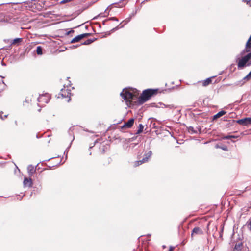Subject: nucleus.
<instances>
[{"instance_id": "obj_17", "label": "nucleus", "mask_w": 251, "mask_h": 251, "mask_svg": "<svg viewBox=\"0 0 251 251\" xmlns=\"http://www.w3.org/2000/svg\"><path fill=\"white\" fill-rule=\"evenodd\" d=\"M226 113V112L224 110H221L213 116V119L215 120L217 118H219L220 117L225 115Z\"/></svg>"}, {"instance_id": "obj_31", "label": "nucleus", "mask_w": 251, "mask_h": 251, "mask_svg": "<svg viewBox=\"0 0 251 251\" xmlns=\"http://www.w3.org/2000/svg\"><path fill=\"white\" fill-rule=\"evenodd\" d=\"M248 41H251V35H250V37H249V38Z\"/></svg>"}, {"instance_id": "obj_30", "label": "nucleus", "mask_w": 251, "mask_h": 251, "mask_svg": "<svg viewBox=\"0 0 251 251\" xmlns=\"http://www.w3.org/2000/svg\"><path fill=\"white\" fill-rule=\"evenodd\" d=\"M69 146H70V145ZM69 147H68V148L66 150V151H64V153H65L66 152V154H67L68 151V148H69Z\"/></svg>"}, {"instance_id": "obj_27", "label": "nucleus", "mask_w": 251, "mask_h": 251, "mask_svg": "<svg viewBox=\"0 0 251 251\" xmlns=\"http://www.w3.org/2000/svg\"><path fill=\"white\" fill-rule=\"evenodd\" d=\"M108 20H113V21H118V20L116 17L110 18Z\"/></svg>"}, {"instance_id": "obj_14", "label": "nucleus", "mask_w": 251, "mask_h": 251, "mask_svg": "<svg viewBox=\"0 0 251 251\" xmlns=\"http://www.w3.org/2000/svg\"><path fill=\"white\" fill-rule=\"evenodd\" d=\"M24 186L30 187L32 186V182L31 178H25L23 182Z\"/></svg>"}, {"instance_id": "obj_6", "label": "nucleus", "mask_w": 251, "mask_h": 251, "mask_svg": "<svg viewBox=\"0 0 251 251\" xmlns=\"http://www.w3.org/2000/svg\"><path fill=\"white\" fill-rule=\"evenodd\" d=\"M236 123L243 126H248L251 124V118L247 117L239 119L236 121Z\"/></svg>"}, {"instance_id": "obj_24", "label": "nucleus", "mask_w": 251, "mask_h": 251, "mask_svg": "<svg viewBox=\"0 0 251 251\" xmlns=\"http://www.w3.org/2000/svg\"><path fill=\"white\" fill-rule=\"evenodd\" d=\"M243 2H246L247 5L251 6V0H243Z\"/></svg>"}, {"instance_id": "obj_7", "label": "nucleus", "mask_w": 251, "mask_h": 251, "mask_svg": "<svg viewBox=\"0 0 251 251\" xmlns=\"http://www.w3.org/2000/svg\"><path fill=\"white\" fill-rule=\"evenodd\" d=\"M251 79V71L250 72V73L246 76H245L243 79H242L240 81H237L235 83V85L236 86H242L243 85L246 81H249Z\"/></svg>"}, {"instance_id": "obj_25", "label": "nucleus", "mask_w": 251, "mask_h": 251, "mask_svg": "<svg viewBox=\"0 0 251 251\" xmlns=\"http://www.w3.org/2000/svg\"><path fill=\"white\" fill-rule=\"evenodd\" d=\"M241 245H242L241 244H236L235 246V249H237V250L238 249H240Z\"/></svg>"}, {"instance_id": "obj_5", "label": "nucleus", "mask_w": 251, "mask_h": 251, "mask_svg": "<svg viewBox=\"0 0 251 251\" xmlns=\"http://www.w3.org/2000/svg\"><path fill=\"white\" fill-rule=\"evenodd\" d=\"M50 99V96L49 94L46 93L39 96L38 98V101L40 103H47Z\"/></svg>"}, {"instance_id": "obj_26", "label": "nucleus", "mask_w": 251, "mask_h": 251, "mask_svg": "<svg viewBox=\"0 0 251 251\" xmlns=\"http://www.w3.org/2000/svg\"><path fill=\"white\" fill-rule=\"evenodd\" d=\"M71 1V0H63L62 1H61L60 2V3L61 4H64V3H65L66 2H68L69 1Z\"/></svg>"}, {"instance_id": "obj_18", "label": "nucleus", "mask_w": 251, "mask_h": 251, "mask_svg": "<svg viewBox=\"0 0 251 251\" xmlns=\"http://www.w3.org/2000/svg\"><path fill=\"white\" fill-rule=\"evenodd\" d=\"M213 77L208 78L202 81V86H206L211 83Z\"/></svg>"}, {"instance_id": "obj_33", "label": "nucleus", "mask_w": 251, "mask_h": 251, "mask_svg": "<svg viewBox=\"0 0 251 251\" xmlns=\"http://www.w3.org/2000/svg\"><path fill=\"white\" fill-rule=\"evenodd\" d=\"M7 115H4V116H3V117L4 119L5 118L7 117Z\"/></svg>"}, {"instance_id": "obj_21", "label": "nucleus", "mask_w": 251, "mask_h": 251, "mask_svg": "<svg viewBox=\"0 0 251 251\" xmlns=\"http://www.w3.org/2000/svg\"><path fill=\"white\" fill-rule=\"evenodd\" d=\"M215 147L216 148H220L222 150H224V151H228V148L226 146H219L218 145H216Z\"/></svg>"}, {"instance_id": "obj_12", "label": "nucleus", "mask_w": 251, "mask_h": 251, "mask_svg": "<svg viewBox=\"0 0 251 251\" xmlns=\"http://www.w3.org/2000/svg\"><path fill=\"white\" fill-rule=\"evenodd\" d=\"M134 119L131 118L122 127V128H130L134 124Z\"/></svg>"}, {"instance_id": "obj_19", "label": "nucleus", "mask_w": 251, "mask_h": 251, "mask_svg": "<svg viewBox=\"0 0 251 251\" xmlns=\"http://www.w3.org/2000/svg\"><path fill=\"white\" fill-rule=\"evenodd\" d=\"M138 130H137V132H136V134H140L141 133V132H142L143 130V128H144V126L142 124H140L139 125V127H138Z\"/></svg>"}, {"instance_id": "obj_11", "label": "nucleus", "mask_w": 251, "mask_h": 251, "mask_svg": "<svg viewBox=\"0 0 251 251\" xmlns=\"http://www.w3.org/2000/svg\"><path fill=\"white\" fill-rule=\"evenodd\" d=\"M203 231L199 227H195L192 230L191 233V236L193 237L194 235H202L203 234Z\"/></svg>"}, {"instance_id": "obj_22", "label": "nucleus", "mask_w": 251, "mask_h": 251, "mask_svg": "<svg viewBox=\"0 0 251 251\" xmlns=\"http://www.w3.org/2000/svg\"><path fill=\"white\" fill-rule=\"evenodd\" d=\"M93 41L94 40L92 39H88L86 41H85L84 43H83L82 44L88 45L92 43Z\"/></svg>"}, {"instance_id": "obj_32", "label": "nucleus", "mask_w": 251, "mask_h": 251, "mask_svg": "<svg viewBox=\"0 0 251 251\" xmlns=\"http://www.w3.org/2000/svg\"><path fill=\"white\" fill-rule=\"evenodd\" d=\"M250 229L251 230V221H250Z\"/></svg>"}, {"instance_id": "obj_4", "label": "nucleus", "mask_w": 251, "mask_h": 251, "mask_svg": "<svg viewBox=\"0 0 251 251\" xmlns=\"http://www.w3.org/2000/svg\"><path fill=\"white\" fill-rule=\"evenodd\" d=\"M152 155V151H149L147 153H145L143 159L141 160L135 161L134 163L135 166H138L142 163L147 162L148 161L149 159L151 157Z\"/></svg>"}, {"instance_id": "obj_2", "label": "nucleus", "mask_w": 251, "mask_h": 251, "mask_svg": "<svg viewBox=\"0 0 251 251\" xmlns=\"http://www.w3.org/2000/svg\"><path fill=\"white\" fill-rule=\"evenodd\" d=\"M243 56L240 54L236 56V62L238 69H243L245 66H250L251 65V52Z\"/></svg>"}, {"instance_id": "obj_20", "label": "nucleus", "mask_w": 251, "mask_h": 251, "mask_svg": "<svg viewBox=\"0 0 251 251\" xmlns=\"http://www.w3.org/2000/svg\"><path fill=\"white\" fill-rule=\"evenodd\" d=\"M36 52L38 55H42V48L41 46H38L36 49Z\"/></svg>"}, {"instance_id": "obj_13", "label": "nucleus", "mask_w": 251, "mask_h": 251, "mask_svg": "<svg viewBox=\"0 0 251 251\" xmlns=\"http://www.w3.org/2000/svg\"><path fill=\"white\" fill-rule=\"evenodd\" d=\"M36 168L32 165H28L27 167V172L29 176H32L36 172Z\"/></svg>"}, {"instance_id": "obj_29", "label": "nucleus", "mask_w": 251, "mask_h": 251, "mask_svg": "<svg viewBox=\"0 0 251 251\" xmlns=\"http://www.w3.org/2000/svg\"><path fill=\"white\" fill-rule=\"evenodd\" d=\"M3 112L2 111L0 112V118L2 120H4V118L3 117V116L1 115V114Z\"/></svg>"}, {"instance_id": "obj_15", "label": "nucleus", "mask_w": 251, "mask_h": 251, "mask_svg": "<svg viewBox=\"0 0 251 251\" xmlns=\"http://www.w3.org/2000/svg\"><path fill=\"white\" fill-rule=\"evenodd\" d=\"M200 130L201 129L198 127L196 129L192 126H189L188 127V131L191 134H197L200 132Z\"/></svg>"}, {"instance_id": "obj_9", "label": "nucleus", "mask_w": 251, "mask_h": 251, "mask_svg": "<svg viewBox=\"0 0 251 251\" xmlns=\"http://www.w3.org/2000/svg\"><path fill=\"white\" fill-rule=\"evenodd\" d=\"M89 33H84L80 35H79L75 38H74L71 41V43H75L80 41L81 39H83L84 37H87L89 35Z\"/></svg>"}, {"instance_id": "obj_8", "label": "nucleus", "mask_w": 251, "mask_h": 251, "mask_svg": "<svg viewBox=\"0 0 251 251\" xmlns=\"http://www.w3.org/2000/svg\"><path fill=\"white\" fill-rule=\"evenodd\" d=\"M71 92L68 89H66L64 88V89H62L60 91V95L62 96L63 98H67L69 97L68 100H67L68 102H69L71 100L70 99V96H71Z\"/></svg>"}, {"instance_id": "obj_34", "label": "nucleus", "mask_w": 251, "mask_h": 251, "mask_svg": "<svg viewBox=\"0 0 251 251\" xmlns=\"http://www.w3.org/2000/svg\"><path fill=\"white\" fill-rule=\"evenodd\" d=\"M74 138L73 137L71 142H72L74 140Z\"/></svg>"}, {"instance_id": "obj_28", "label": "nucleus", "mask_w": 251, "mask_h": 251, "mask_svg": "<svg viewBox=\"0 0 251 251\" xmlns=\"http://www.w3.org/2000/svg\"><path fill=\"white\" fill-rule=\"evenodd\" d=\"M174 249V247L170 246L168 251H173Z\"/></svg>"}, {"instance_id": "obj_10", "label": "nucleus", "mask_w": 251, "mask_h": 251, "mask_svg": "<svg viewBox=\"0 0 251 251\" xmlns=\"http://www.w3.org/2000/svg\"><path fill=\"white\" fill-rule=\"evenodd\" d=\"M251 41H248L246 44V48L245 49H244L240 53V54L241 55H243L246 52H251Z\"/></svg>"}, {"instance_id": "obj_3", "label": "nucleus", "mask_w": 251, "mask_h": 251, "mask_svg": "<svg viewBox=\"0 0 251 251\" xmlns=\"http://www.w3.org/2000/svg\"><path fill=\"white\" fill-rule=\"evenodd\" d=\"M157 91V89H148L143 91L141 95L138 97V102L140 104H143L147 100H148L150 98L155 94Z\"/></svg>"}, {"instance_id": "obj_1", "label": "nucleus", "mask_w": 251, "mask_h": 251, "mask_svg": "<svg viewBox=\"0 0 251 251\" xmlns=\"http://www.w3.org/2000/svg\"><path fill=\"white\" fill-rule=\"evenodd\" d=\"M136 91V90H129L124 89L120 93L121 96L126 101L127 105H130L132 101L138 99V93Z\"/></svg>"}, {"instance_id": "obj_23", "label": "nucleus", "mask_w": 251, "mask_h": 251, "mask_svg": "<svg viewBox=\"0 0 251 251\" xmlns=\"http://www.w3.org/2000/svg\"><path fill=\"white\" fill-rule=\"evenodd\" d=\"M237 138V136H234V135H228L226 136L223 137V139H229L231 138Z\"/></svg>"}, {"instance_id": "obj_16", "label": "nucleus", "mask_w": 251, "mask_h": 251, "mask_svg": "<svg viewBox=\"0 0 251 251\" xmlns=\"http://www.w3.org/2000/svg\"><path fill=\"white\" fill-rule=\"evenodd\" d=\"M23 41V38H15L13 40H10V44L12 45H19V44Z\"/></svg>"}]
</instances>
